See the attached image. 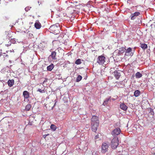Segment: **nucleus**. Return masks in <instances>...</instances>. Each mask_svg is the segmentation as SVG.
Returning a JSON list of instances; mask_svg holds the SVG:
<instances>
[{"label": "nucleus", "mask_w": 155, "mask_h": 155, "mask_svg": "<svg viewBox=\"0 0 155 155\" xmlns=\"http://www.w3.org/2000/svg\"><path fill=\"white\" fill-rule=\"evenodd\" d=\"M98 117L96 116H93L91 118V127L93 131L95 132L99 125Z\"/></svg>", "instance_id": "1"}, {"label": "nucleus", "mask_w": 155, "mask_h": 155, "mask_svg": "<svg viewBox=\"0 0 155 155\" xmlns=\"http://www.w3.org/2000/svg\"><path fill=\"white\" fill-rule=\"evenodd\" d=\"M60 28L58 23H56L50 27L49 28L51 31L56 35L60 33Z\"/></svg>", "instance_id": "2"}, {"label": "nucleus", "mask_w": 155, "mask_h": 155, "mask_svg": "<svg viewBox=\"0 0 155 155\" xmlns=\"http://www.w3.org/2000/svg\"><path fill=\"white\" fill-rule=\"evenodd\" d=\"M118 140L117 137H114L111 141V146L113 149H116L118 145Z\"/></svg>", "instance_id": "3"}, {"label": "nucleus", "mask_w": 155, "mask_h": 155, "mask_svg": "<svg viewBox=\"0 0 155 155\" xmlns=\"http://www.w3.org/2000/svg\"><path fill=\"white\" fill-rule=\"evenodd\" d=\"M110 144L107 143H103L101 146V153H105L108 150Z\"/></svg>", "instance_id": "4"}, {"label": "nucleus", "mask_w": 155, "mask_h": 155, "mask_svg": "<svg viewBox=\"0 0 155 155\" xmlns=\"http://www.w3.org/2000/svg\"><path fill=\"white\" fill-rule=\"evenodd\" d=\"M106 58L103 55H101L98 56L97 58V63L99 64L103 65L105 62Z\"/></svg>", "instance_id": "5"}, {"label": "nucleus", "mask_w": 155, "mask_h": 155, "mask_svg": "<svg viewBox=\"0 0 155 155\" xmlns=\"http://www.w3.org/2000/svg\"><path fill=\"white\" fill-rule=\"evenodd\" d=\"M134 51V48L132 49L131 48L129 47L126 50L125 55L131 57L133 55Z\"/></svg>", "instance_id": "6"}, {"label": "nucleus", "mask_w": 155, "mask_h": 155, "mask_svg": "<svg viewBox=\"0 0 155 155\" xmlns=\"http://www.w3.org/2000/svg\"><path fill=\"white\" fill-rule=\"evenodd\" d=\"M125 48H120L119 50H116L114 52V54H116V56L121 55L124 52Z\"/></svg>", "instance_id": "7"}, {"label": "nucleus", "mask_w": 155, "mask_h": 155, "mask_svg": "<svg viewBox=\"0 0 155 155\" xmlns=\"http://www.w3.org/2000/svg\"><path fill=\"white\" fill-rule=\"evenodd\" d=\"M121 132V130L119 128H117L114 129L111 132L113 136H115L119 134Z\"/></svg>", "instance_id": "8"}, {"label": "nucleus", "mask_w": 155, "mask_h": 155, "mask_svg": "<svg viewBox=\"0 0 155 155\" xmlns=\"http://www.w3.org/2000/svg\"><path fill=\"white\" fill-rule=\"evenodd\" d=\"M140 14V12H135L133 14L131 15L130 16V19L132 20H134L135 19L136 17L139 15Z\"/></svg>", "instance_id": "9"}, {"label": "nucleus", "mask_w": 155, "mask_h": 155, "mask_svg": "<svg viewBox=\"0 0 155 155\" xmlns=\"http://www.w3.org/2000/svg\"><path fill=\"white\" fill-rule=\"evenodd\" d=\"M113 74L116 79L117 80L121 76L120 72L117 71H115L113 72Z\"/></svg>", "instance_id": "10"}, {"label": "nucleus", "mask_w": 155, "mask_h": 155, "mask_svg": "<svg viewBox=\"0 0 155 155\" xmlns=\"http://www.w3.org/2000/svg\"><path fill=\"white\" fill-rule=\"evenodd\" d=\"M120 108L124 111H126L128 108V107L124 103H121L120 105Z\"/></svg>", "instance_id": "11"}, {"label": "nucleus", "mask_w": 155, "mask_h": 155, "mask_svg": "<svg viewBox=\"0 0 155 155\" xmlns=\"http://www.w3.org/2000/svg\"><path fill=\"white\" fill-rule=\"evenodd\" d=\"M23 95L25 99H28L29 97V93L27 91H24L23 92Z\"/></svg>", "instance_id": "12"}, {"label": "nucleus", "mask_w": 155, "mask_h": 155, "mask_svg": "<svg viewBox=\"0 0 155 155\" xmlns=\"http://www.w3.org/2000/svg\"><path fill=\"white\" fill-rule=\"evenodd\" d=\"M52 44L54 47L58 48L59 46L60 42L59 41H54L52 42Z\"/></svg>", "instance_id": "13"}, {"label": "nucleus", "mask_w": 155, "mask_h": 155, "mask_svg": "<svg viewBox=\"0 0 155 155\" xmlns=\"http://www.w3.org/2000/svg\"><path fill=\"white\" fill-rule=\"evenodd\" d=\"M35 27L36 28L39 29L41 27V24L38 21H36L35 24Z\"/></svg>", "instance_id": "14"}, {"label": "nucleus", "mask_w": 155, "mask_h": 155, "mask_svg": "<svg viewBox=\"0 0 155 155\" xmlns=\"http://www.w3.org/2000/svg\"><path fill=\"white\" fill-rule=\"evenodd\" d=\"M14 81L13 79L9 80L8 81V84L9 86L12 87L14 84Z\"/></svg>", "instance_id": "15"}, {"label": "nucleus", "mask_w": 155, "mask_h": 155, "mask_svg": "<svg viewBox=\"0 0 155 155\" xmlns=\"http://www.w3.org/2000/svg\"><path fill=\"white\" fill-rule=\"evenodd\" d=\"M140 47H141L143 49L145 50L147 48V45L145 44L140 43Z\"/></svg>", "instance_id": "16"}, {"label": "nucleus", "mask_w": 155, "mask_h": 155, "mask_svg": "<svg viewBox=\"0 0 155 155\" xmlns=\"http://www.w3.org/2000/svg\"><path fill=\"white\" fill-rule=\"evenodd\" d=\"M110 98L111 97H110L109 98L106 99L104 101L103 105L104 106L107 105L108 101H110Z\"/></svg>", "instance_id": "17"}, {"label": "nucleus", "mask_w": 155, "mask_h": 155, "mask_svg": "<svg viewBox=\"0 0 155 155\" xmlns=\"http://www.w3.org/2000/svg\"><path fill=\"white\" fill-rule=\"evenodd\" d=\"M56 52L55 51H52L50 56L51 57L53 60L56 59Z\"/></svg>", "instance_id": "18"}, {"label": "nucleus", "mask_w": 155, "mask_h": 155, "mask_svg": "<svg viewBox=\"0 0 155 155\" xmlns=\"http://www.w3.org/2000/svg\"><path fill=\"white\" fill-rule=\"evenodd\" d=\"M140 94V91L139 90H136L134 93V95L135 97L139 96Z\"/></svg>", "instance_id": "19"}, {"label": "nucleus", "mask_w": 155, "mask_h": 155, "mask_svg": "<svg viewBox=\"0 0 155 155\" xmlns=\"http://www.w3.org/2000/svg\"><path fill=\"white\" fill-rule=\"evenodd\" d=\"M54 67V65L53 64H51L49 66L47 67V70L49 71H51Z\"/></svg>", "instance_id": "20"}, {"label": "nucleus", "mask_w": 155, "mask_h": 155, "mask_svg": "<svg viewBox=\"0 0 155 155\" xmlns=\"http://www.w3.org/2000/svg\"><path fill=\"white\" fill-rule=\"evenodd\" d=\"M142 74L140 73V72H138L135 75L136 78H140L142 77Z\"/></svg>", "instance_id": "21"}, {"label": "nucleus", "mask_w": 155, "mask_h": 155, "mask_svg": "<svg viewBox=\"0 0 155 155\" xmlns=\"http://www.w3.org/2000/svg\"><path fill=\"white\" fill-rule=\"evenodd\" d=\"M31 108L30 104H27L25 107V110L26 111H29Z\"/></svg>", "instance_id": "22"}, {"label": "nucleus", "mask_w": 155, "mask_h": 155, "mask_svg": "<svg viewBox=\"0 0 155 155\" xmlns=\"http://www.w3.org/2000/svg\"><path fill=\"white\" fill-rule=\"evenodd\" d=\"M82 78V76H81L80 75H78V76L76 80V81L77 82H78L80 81L81 80Z\"/></svg>", "instance_id": "23"}, {"label": "nucleus", "mask_w": 155, "mask_h": 155, "mask_svg": "<svg viewBox=\"0 0 155 155\" xmlns=\"http://www.w3.org/2000/svg\"><path fill=\"white\" fill-rule=\"evenodd\" d=\"M123 82H120L118 83L117 85L119 87H120L121 88H123L124 87V85L122 84Z\"/></svg>", "instance_id": "24"}, {"label": "nucleus", "mask_w": 155, "mask_h": 155, "mask_svg": "<svg viewBox=\"0 0 155 155\" xmlns=\"http://www.w3.org/2000/svg\"><path fill=\"white\" fill-rule=\"evenodd\" d=\"M81 60L80 59H77L75 62V64H81Z\"/></svg>", "instance_id": "25"}, {"label": "nucleus", "mask_w": 155, "mask_h": 155, "mask_svg": "<svg viewBox=\"0 0 155 155\" xmlns=\"http://www.w3.org/2000/svg\"><path fill=\"white\" fill-rule=\"evenodd\" d=\"M51 128L53 130H55L56 129V126L54 124H51Z\"/></svg>", "instance_id": "26"}, {"label": "nucleus", "mask_w": 155, "mask_h": 155, "mask_svg": "<svg viewBox=\"0 0 155 155\" xmlns=\"http://www.w3.org/2000/svg\"><path fill=\"white\" fill-rule=\"evenodd\" d=\"M37 91L41 93H44L45 92L44 89L42 90L41 89H38Z\"/></svg>", "instance_id": "27"}, {"label": "nucleus", "mask_w": 155, "mask_h": 155, "mask_svg": "<svg viewBox=\"0 0 155 155\" xmlns=\"http://www.w3.org/2000/svg\"><path fill=\"white\" fill-rule=\"evenodd\" d=\"M70 5V6H71L72 7H74V4L72 2H68V5Z\"/></svg>", "instance_id": "28"}, {"label": "nucleus", "mask_w": 155, "mask_h": 155, "mask_svg": "<svg viewBox=\"0 0 155 155\" xmlns=\"http://www.w3.org/2000/svg\"><path fill=\"white\" fill-rule=\"evenodd\" d=\"M99 138V135L98 134H97V135H96L95 136V139H98Z\"/></svg>", "instance_id": "29"}, {"label": "nucleus", "mask_w": 155, "mask_h": 155, "mask_svg": "<svg viewBox=\"0 0 155 155\" xmlns=\"http://www.w3.org/2000/svg\"><path fill=\"white\" fill-rule=\"evenodd\" d=\"M11 45V43H10L9 44H8L5 45L6 46H7V47H8L9 46H10Z\"/></svg>", "instance_id": "30"}, {"label": "nucleus", "mask_w": 155, "mask_h": 155, "mask_svg": "<svg viewBox=\"0 0 155 155\" xmlns=\"http://www.w3.org/2000/svg\"><path fill=\"white\" fill-rule=\"evenodd\" d=\"M151 111H153V110H151L150 112H151V114H152V115H153L154 114V113H153V111H152V112Z\"/></svg>", "instance_id": "31"}, {"label": "nucleus", "mask_w": 155, "mask_h": 155, "mask_svg": "<svg viewBox=\"0 0 155 155\" xmlns=\"http://www.w3.org/2000/svg\"><path fill=\"white\" fill-rule=\"evenodd\" d=\"M63 15H64V16H66L67 14L66 13H63Z\"/></svg>", "instance_id": "32"}, {"label": "nucleus", "mask_w": 155, "mask_h": 155, "mask_svg": "<svg viewBox=\"0 0 155 155\" xmlns=\"http://www.w3.org/2000/svg\"><path fill=\"white\" fill-rule=\"evenodd\" d=\"M33 35V34H29V36H32Z\"/></svg>", "instance_id": "33"}, {"label": "nucleus", "mask_w": 155, "mask_h": 155, "mask_svg": "<svg viewBox=\"0 0 155 155\" xmlns=\"http://www.w3.org/2000/svg\"><path fill=\"white\" fill-rule=\"evenodd\" d=\"M152 150H155V147H154V148H153L152 149Z\"/></svg>", "instance_id": "34"}, {"label": "nucleus", "mask_w": 155, "mask_h": 155, "mask_svg": "<svg viewBox=\"0 0 155 155\" xmlns=\"http://www.w3.org/2000/svg\"><path fill=\"white\" fill-rule=\"evenodd\" d=\"M47 79H45V81H44L43 83H44L46 81H47Z\"/></svg>", "instance_id": "35"}, {"label": "nucleus", "mask_w": 155, "mask_h": 155, "mask_svg": "<svg viewBox=\"0 0 155 155\" xmlns=\"http://www.w3.org/2000/svg\"><path fill=\"white\" fill-rule=\"evenodd\" d=\"M154 155H155V152L154 153Z\"/></svg>", "instance_id": "36"}, {"label": "nucleus", "mask_w": 155, "mask_h": 155, "mask_svg": "<svg viewBox=\"0 0 155 155\" xmlns=\"http://www.w3.org/2000/svg\"><path fill=\"white\" fill-rule=\"evenodd\" d=\"M57 1H59V0H57Z\"/></svg>", "instance_id": "37"}, {"label": "nucleus", "mask_w": 155, "mask_h": 155, "mask_svg": "<svg viewBox=\"0 0 155 155\" xmlns=\"http://www.w3.org/2000/svg\"><path fill=\"white\" fill-rule=\"evenodd\" d=\"M44 137H46V136H45V135H44Z\"/></svg>", "instance_id": "38"}, {"label": "nucleus", "mask_w": 155, "mask_h": 155, "mask_svg": "<svg viewBox=\"0 0 155 155\" xmlns=\"http://www.w3.org/2000/svg\"><path fill=\"white\" fill-rule=\"evenodd\" d=\"M44 137H46V136H45V135H44Z\"/></svg>", "instance_id": "39"}, {"label": "nucleus", "mask_w": 155, "mask_h": 155, "mask_svg": "<svg viewBox=\"0 0 155 155\" xmlns=\"http://www.w3.org/2000/svg\"><path fill=\"white\" fill-rule=\"evenodd\" d=\"M44 137H46V136H45V135H44Z\"/></svg>", "instance_id": "40"}, {"label": "nucleus", "mask_w": 155, "mask_h": 155, "mask_svg": "<svg viewBox=\"0 0 155 155\" xmlns=\"http://www.w3.org/2000/svg\"><path fill=\"white\" fill-rule=\"evenodd\" d=\"M68 55H69V53H68Z\"/></svg>", "instance_id": "41"}, {"label": "nucleus", "mask_w": 155, "mask_h": 155, "mask_svg": "<svg viewBox=\"0 0 155 155\" xmlns=\"http://www.w3.org/2000/svg\"><path fill=\"white\" fill-rule=\"evenodd\" d=\"M68 55H69V53H68Z\"/></svg>", "instance_id": "42"}, {"label": "nucleus", "mask_w": 155, "mask_h": 155, "mask_svg": "<svg viewBox=\"0 0 155 155\" xmlns=\"http://www.w3.org/2000/svg\"><path fill=\"white\" fill-rule=\"evenodd\" d=\"M68 55H69V53H68Z\"/></svg>", "instance_id": "43"}]
</instances>
